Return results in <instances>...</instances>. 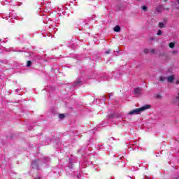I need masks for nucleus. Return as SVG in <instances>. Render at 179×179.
Masks as SVG:
<instances>
[{"instance_id": "f257e3e1", "label": "nucleus", "mask_w": 179, "mask_h": 179, "mask_svg": "<svg viewBox=\"0 0 179 179\" xmlns=\"http://www.w3.org/2000/svg\"><path fill=\"white\" fill-rule=\"evenodd\" d=\"M150 108V105H145L144 106L134 109L128 113L129 115H137V114H141V113L145 111V110H149Z\"/></svg>"}, {"instance_id": "f03ea898", "label": "nucleus", "mask_w": 179, "mask_h": 179, "mask_svg": "<svg viewBox=\"0 0 179 179\" xmlns=\"http://www.w3.org/2000/svg\"><path fill=\"white\" fill-rule=\"evenodd\" d=\"M143 52H144V54H148L149 52H151V54H153V53H155V49H150V50L144 49Z\"/></svg>"}, {"instance_id": "7ed1b4c3", "label": "nucleus", "mask_w": 179, "mask_h": 179, "mask_svg": "<svg viewBox=\"0 0 179 179\" xmlns=\"http://www.w3.org/2000/svg\"><path fill=\"white\" fill-rule=\"evenodd\" d=\"M174 79H175L174 76H170L166 78V80L169 83H172V82L174 80Z\"/></svg>"}, {"instance_id": "20e7f679", "label": "nucleus", "mask_w": 179, "mask_h": 179, "mask_svg": "<svg viewBox=\"0 0 179 179\" xmlns=\"http://www.w3.org/2000/svg\"><path fill=\"white\" fill-rule=\"evenodd\" d=\"M141 93V88H136L134 90V94H136V96H140Z\"/></svg>"}, {"instance_id": "39448f33", "label": "nucleus", "mask_w": 179, "mask_h": 179, "mask_svg": "<svg viewBox=\"0 0 179 179\" xmlns=\"http://www.w3.org/2000/svg\"><path fill=\"white\" fill-rule=\"evenodd\" d=\"M31 167L32 169H38V166H37V162H33L31 163Z\"/></svg>"}, {"instance_id": "423d86ee", "label": "nucleus", "mask_w": 179, "mask_h": 179, "mask_svg": "<svg viewBox=\"0 0 179 179\" xmlns=\"http://www.w3.org/2000/svg\"><path fill=\"white\" fill-rule=\"evenodd\" d=\"M113 30L114 31L118 32L121 30V28L120 27V26L117 25L114 27Z\"/></svg>"}, {"instance_id": "0eeeda50", "label": "nucleus", "mask_w": 179, "mask_h": 179, "mask_svg": "<svg viewBox=\"0 0 179 179\" xmlns=\"http://www.w3.org/2000/svg\"><path fill=\"white\" fill-rule=\"evenodd\" d=\"M159 80L161 82H164V80H167V78H166L164 76H161V77H159Z\"/></svg>"}, {"instance_id": "6e6552de", "label": "nucleus", "mask_w": 179, "mask_h": 179, "mask_svg": "<svg viewBox=\"0 0 179 179\" xmlns=\"http://www.w3.org/2000/svg\"><path fill=\"white\" fill-rule=\"evenodd\" d=\"M169 47L170 48H174V47H176V43H174L173 42H171L169 43Z\"/></svg>"}, {"instance_id": "1a4fd4ad", "label": "nucleus", "mask_w": 179, "mask_h": 179, "mask_svg": "<svg viewBox=\"0 0 179 179\" xmlns=\"http://www.w3.org/2000/svg\"><path fill=\"white\" fill-rule=\"evenodd\" d=\"M163 10V6H160L157 8V12H161Z\"/></svg>"}, {"instance_id": "9d476101", "label": "nucleus", "mask_w": 179, "mask_h": 179, "mask_svg": "<svg viewBox=\"0 0 179 179\" xmlns=\"http://www.w3.org/2000/svg\"><path fill=\"white\" fill-rule=\"evenodd\" d=\"M160 29H163V27H164V24L163 22H159V24Z\"/></svg>"}, {"instance_id": "9b49d317", "label": "nucleus", "mask_w": 179, "mask_h": 179, "mask_svg": "<svg viewBox=\"0 0 179 179\" xmlns=\"http://www.w3.org/2000/svg\"><path fill=\"white\" fill-rule=\"evenodd\" d=\"M59 117L61 120H62V119L65 118V115H64V114H60V115H59Z\"/></svg>"}, {"instance_id": "f8f14e48", "label": "nucleus", "mask_w": 179, "mask_h": 179, "mask_svg": "<svg viewBox=\"0 0 179 179\" xmlns=\"http://www.w3.org/2000/svg\"><path fill=\"white\" fill-rule=\"evenodd\" d=\"M31 65V61H28L27 66L29 68V67H30Z\"/></svg>"}, {"instance_id": "ddd939ff", "label": "nucleus", "mask_w": 179, "mask_h": 179, "mask_svg": "<svg viewBox=\"0 0 179 179\" xmlns=\"http://www.w3.org/2000/svg\"><path fill=\"white\" fill-rule=\"evenodd\" d=\"M142 9L144 10V12H146V10H148V7L147 6H143Z\"/></svg>"}, {"instance_id": "4468645a", "label": "nucleus", "mask_w": 179, "mask_h": 179, "mask_svg": "<svg viewBox=\"0 0 179 179\" xmlns=\"http://www.w3.org/2000/svg\"><path fill=\"white\" fill-rule=\"evenodd\" d=\"M157 36H162V30H158Z\"/></svg>"}, {"instance_id": "2eb2a0df", "label": "nucleus", "mask_w": 179, "mask_h": 179, "mask_svg": "<svg viewBox=\"0 0 179 179\" xmlns=\"http://www.w3.org/2000/svg\"><path fill=\"white\" fill-rule=\"evenodd\" d=\"M111 52V50H108L106 52H105L106 54H110Z\"/></svg>"}, {"instance_id": "dca6fc26", "label": "nucleus", "mask_w": 179, "mask_h": 179, "mask_svg": "<svg viewBox=\"0 0 179 179\" xmlns=\"http://www.w3.org/2000/svg\"><path fill=\"white\" fill-rule=\"evenodd\" d=\"M176 85H179V79H178L177 80H176Z\"/></svg>"}, {"instance_id": "f3484780", "label": "nucleus", "mask_w": 179, "mask_h": 179, "mask_svg": "<svg viewBox=\"0 0 179 179\" xmlns=\"http://www.w3.org/2000/svg\"><path fill=\"white\" fill-rule=\"evenodd\" d=\"M34 179H41V178L38 177V178H35Z\"/></svg>"}, {"instance_id": "a211bd4d", "label": "nucleus", "mask_w": 179, "mask_h": 179, "mask_svg": "<svg viewBox=\"0 0 179 179\" xmlns=\"http://www.w3.org/2000/svg\"><path fill=\"white\" fill-rule=\"evenodd\" d=\"M50 161V159L47 158V162H49Z\"/></svg>"}, {"instance_id": "6ab92c4d", "label": "nucleus", "mask_w": 179, "mask_h": 179, "mask_svg": "<svg viewBox=\"0 0 179 179\" xmlns=\"http://www.w3.org/2000/svg\"><path fill=\"white\" fill-rule=\"evenodd\" d=\"M176 52H177V51H173V53H176Z\"/></svg>"}, {"instance_id": "aec40b11", "label": "nucleus", "mask_w": 179, "mask_h": 179, "mask_svg": "<svg viewBox=\"0 0 179 179\" xmlns=\"http://www.w3.org/2000/svg\"><path fill=\"white\" fill-rule=\"evenodd\" d=\"M178 5H179V0H178Z\"/></svg>"}]
</instances>
